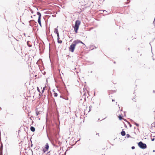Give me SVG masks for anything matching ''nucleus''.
I'll list each match as a JSON object with an SVG mask.
<instances>
[{"instance_id":"obj_6","label":"nucleus","mask_w":155,"mask_h":155,"mask_svg":"<svg viewBox=\"0 0 155 155\" xmlns=\"http://www.w3.org/2000/svg\"><path fill=\"white\" fill-rule=\"evenodd\" d=\"M73 43L75 45L79 43V40H76L74 41H73Z\"/></svg>"},{"instance_id":"obj_23","label":"nucleus","mask_w":155,"mask_h":155,"mask_svg":"<svg viewBox=\"0 0 155 155\" xmlns=\"http://www.w3.org/2000/svg\"><path fill=\"white\" fill-rule=\"evenodd\" d=\"M151 140L152 141H153L154 140V138H151Z\"/></svg>"},{"instance_id":"obj_4","label":"nucleus","mask_w":155,"mask_h":155,"mask_svg":"<svg viewBox=\"0 0 155 155\" xmlns=\"http://www.w3.org/2000/svg\"><path fill=\"white\" fill-rule=\"evenodd\" d=\"M49 146L48 144V143H46L45 147L43 149V151L44 153L48 149Z\"/></svg>"},{"instance_id":"obj_16","label":"nucleus","mask_w":155,"mask_h":155,"mask_svg":"<svg viewBox=\"0 0 155 155\" xmlns=\"http://www.w3.org/2000/svg\"><path fill=\"white\" fill-rule=\"evenodd\" d=\"M45 87H43V89L42 90V93H43V92H44V90H45Z\"/></svg>"},{"instance_id":"obj_7","label":"nucleus","mask_w":155,"mask_h":155,"mask_svg":"<svg viewBox=\"0 0 155 155\" xmlns=\"http://www.w3.org/2000/svg\"><path fill=\"white\" fill-rule=\"evenodd\" d=\"M59 37H58V43H61L62 42V41L61 40H59Z\"/></svg>"},{"instance_id":"obj_12","label":"nucleus","mask_w":155,"mask_h":155,"mask_svg":"<svg viewBox=\"0 0 155 155\" xmlns=\"http://www.w3.org/2000/svg\"><path fill=\"white\" fill-rule=\"evenodd\" d=\"M38 22L40 25L41 27V19L38 18Z\"/></svg>"},{"instance_id":"obj_22","label":"nucleus","mask_w":155,"mask_h":155,"mask_svg":"<svg viewBox=\"0 0 155 155\" xmlns=\"http://www.w3.org/2000/svg\"><path fill=\"white\" fill-rule=\"evenodd\" d=\"M131 148L132 149H134L135 148V147L134 146H133L131 147Z\"/></svg>"},{"instance_id":"obj_24","label":"nucleus","mask_w":155,"mask_h":155,"mask_svg":"<svg viewBox=\"0 0 155 155\" xmlns=\"http://www.w3.org/2000/svg\"><path fill=\"white\" fill-rule=\"evenodd\" d=\"M129 126L130 127H132V125L130 124H129Z\"/></svg>"},{"instance_id":"obj_5","label":"nucleus","mask_w":155,"mask_h":155,"mask_svg":"<svg viewBox=\"0 0 155 155\" xmlns=\"http://www.w3.org/2000/svg\"><path fill=\"white\" fill-rule=\"evenodd\" d=\"M54 32L57 34V37H59V35L58 33V31L57 28H55L54 29Z\"/></svg>"},{"instance_id":"obj_10","label":"nucleus","mask_w":155,"mask_h":155,"mask_svg":"<svg viewBox=\"0 0 155 155\" xmlns=\"http://www.w3.org/2000/svg\"><path fill=\"white\" fill-rule=\"evenodd\" d=\"M30 129L31 130L32 132H34L35 130V128L34 127L32 126L31 127Z\"/></svg>"},{"instance_id":"obj_19","label":"nucleus","mask_w":155,"mask_h":155,"mask_svg":"<svg viewBox=\"0 0 155 155\" xmlns=\"http://www.w3.org/2000/svg\"><path fill=\"white\" fill-rule=\"evenodd\" d=\"M37 90L38 91V92H40V90L39 89V88L38 87H37Z\"/></svg>"},{"instance_id":"obj_25","label":"nucleus","mask_w":155,"mask_h":155,"mask_svg":"<svg viewBox=\"0 0 155 155\" xmlns=\"http://www.w3.org/2000/svg\"><path fill=\"white\" fill-rule=\"evenodd\" d=\"M112 101H114V99H112Z\"/></svg>"},{"instance_id":"obj_26","label":"nucleus","mask_w":155,"mask_h":155,"mask_svg":"<svg viewBox=\"0 0 155 155\" xmlns=\"http://www.w3.org/2000/svg\"><path fill=\"white\" fill-rule=\"evenodd\" d=\"M2 153H0V155H2Z\"/></svg>"},{"instance_id":"obj_28","label":"nucleus","mask_w":155,"mask_h":155,"mask_svg":"<svg viewBox=\"0 0 155 155\" xmlns=\"http://www.w3.org/2000/svg\"><path fill=\"white\" fill-rule=\"evenodd\" d=\"M125 127H127V126H126V125H125Z\"/></svg>"},{"instance_id":"obj_31","label":"nucleus","mask_w":155,"mask_h":155,"mask_svg":"<svg viewBox=\"0 0 155 155\" xmlns=\"http://www.w3.org/2000/svg\"><path fill=\"white\" fill-rule=\"evenodd\" d=\"M155 23V22H154V21L153 22V23Z\"/></svg>"},{"instance_id":"obj_20","label":"nucleus","mask_w":155,"mask_h":155,"mask_svg":"<svg viewBox=\"0 0 155 155\" xmlns=\"http://www.w3.org/2000/svg\"><path fill=\"white\" fill-rule=\"evenodd\" d=\"M79 43H82V44L84 45V44L81 41H80V40H79Z\"/></svg>"},{"instance_id":"obj_11","label":"nucleus","mask_w":155,"mask_h":155,"mask_svg":"<svg viewBox=\"0 0 155 155\" xmlns=\"http://www.w3.org/2000/svg\"><path fill=\"white\" fill-rule=\"evenodd\" d=\"M121 134L123 136H125L126 134L125 132L124 131H122L121 132Z\"/></svg>"},{"instance_id":"obj_2","label":"nucleus","mask_w":155,"mask_h":155,"mask_svg":"<svg viewBox=\"0 0 155 155\" xmlns=\"http://www.w3.org/2000/svg\"><path fill=\"white\" fill-rule=\"evenodd\" d=\"M138 145L141 148L144 149L147 148V145L145 143H143L140 141L138 143Z\"/></svg>"},{"instance_id":"obj_3","label":"nucleus","mask_w":155,"mask_h":155,"mask_svg":"<svg viewBox=\"0 0 155 155\" xmlns=\"http://www.w3.org/2000/svg\"><path fill=\"white\" fill-rule=\"evenodd\" d=\"M75 46L76 45L72 43L69 48V51L72 52H73Z\"/></svg>"},{"instance_id":"obj_1","label":"nucleus","mask_w":155,"mask_h":155,"mask_svg":"<svg viewBox=\"0 0 155 155\" xmlns=\"http://www.w3.org/2000/svg\"><path fill=\"white\" fill-rule=\"evenodd\" d=\"M81 23L80 21L78 20H77L75 21V25L74 27V29L76 33L78 32V30L79 28V26Z\"/></svg>"},{"instance_id":"obj_15","label":"nucleus","mask_w":155,"mask_h":155,"mask_svg":"<svg viewBox=\"0 0 155 155\" xmlns=\"http://www.w3.org/2000/svg\"><path fill=\"white\" fill-rule=\"evenodd\" d=\"M126 137L127 138H129L130 137V135L128 134H126Z\"/></svg>"},{"instance_id":"obj_29","label":"nucleus","mask_w":155,"mask_h":155,"mask_svg":"<svg viewBox=\"0 0 155 155\" xmlns=\"http://www.w3.org/2000/svg\"><path fill=\"white\" fill-rule=\"evenodd\" d=\"M153 152H155V150H153Z\"/></svg>"},{"instance_id":"obj_27","label":"nucleus","mask_w":155,"mask_h":155,"mask_svg":"<svg viewBox=\"0 0 155 155\" xmlns=\"http://www.w3.org/2000/svg\"><path fill=\"white\" fill-rule=\"evenodd\" d=\"M127 123H128V124L129 125V124H130V123H129V122H127Z\"/></svg>"},{"instance_id":"obj_8","label":"nucleus","mask_w":155,"mask_h":155,"mask_svg":"<svg viewBox=\"0 0 155 155\" xmlns=\"http://www.w3.org/2000/svg\"><path fill=\"white\" fill-rule=\"evenodd\" d=\"M37 15H38L39 16L38 18L41 19V14L39 12H37Z\"/></svg>"},{"instance_id":"obj_17","label":"nucleus","mask_w":155,"mask_h":155,"mask_svg":"<svg viewBox=\"0 0 155 155\" xmlns=\"http://www.w3.org/2000/svg\"><path fill=\"white\" fill-rule=\"evenodd\" d=\"M119 119L120 120H121L122 119V117L121 115H120L119 116Z\"/></svg>"},{"instance_id":"obj_14","label":"nucleus","mask_w":155,"mask_h":155,"mask_svg":"<svg viewBox=\"0 0 155 155\" xmlns=\"http://www.w3.org/2000/svg\"><path fill=\"white\" fill-rule=\"evenodd\" d=\"M134 124L137 126V127H139V125L138 124L135 122Z\"/></svg>"},{"instance_id":"obj_13","label":"nucleus","mask_w":155,"mask_h":155,"mask_svg":"<svg viewBox=\"0 0 155 155\" xmlns=\"http://www.w3.org/2000/svg\"><path fill=\"white\" fill-rule=\"evenodd\" d=\"M54 97H56L57 96V95H58L57 93H54Z\"/></svg>"},{"instance_id":"obj_21","label":"nucleus","mask_w":155,"mask_h":155,"mask_svg":"<svg viewBox=\"0 0 155 155\" xmlns=\"http://www.w3.org/2000/svg\"><path fill=\"white\" fill-rule=\"evenodd\" d=\"M38 114H39L38 112H37V111L36 112V114L37 116H38Z\"/></svg>"},{"instance_id":"obj_9","label":"nucleus","mask_w":155,"mask_h":155,"mask_svg":"<svg viewBox=\"0 0 155 155\" xmlns=\"http://www.w3.org/2000/svg\"><path fill=\"white\" fill-rule=\"evenodd\" d=\"M2 149H3V145L2 144V143L1 144V146L0 148V151H1V153H2Z\"/></svg>"},{"instance_id":"obj_30","label":"nucleus","mask_w":155,"mask_h":155,"mask_svg":"<svg viewBox=\"0 0 155 155\" xmlns=\"http://www.w3.org/2000/svg\"><path fill=\"white\" fill-rule=\"evenodd\" d=\"M155 23V22H154V21L153 22V23Z\"/></svg>"},{"instance_id":"obj_18","label":"nucleus","mask_w":155,"mask_h":155,"mask_svg":"<svg viewBox=\"0 0 155 155\" xmlns=\"http://www.w3.org/2000/svg\"><path fill=\"white\" fill-rule=\"evenodd\" d=\"M31 147H32L33 146V144L32 143V141L31 140Z\"/></svg>"},{"instance_id":"obj_32","label":"nucleus","mask_w":155,"mask_h":155,"mask_svg":"<svg viewBox=\"0 0 155 155\" xmlns=\"http://www.w3.org/2000/svg\"><path fill=\"white\" fill-rule=\"evenodd\" d=\"M104 11H105V10H104V11H103V12H104Z\"/></svg>"}]
</instances>
